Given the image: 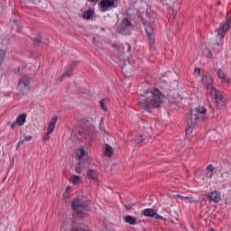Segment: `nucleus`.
<instances>
[{"label":"nucleus","mask_w":231,"mask_h":231,"mask_svg":"<svg viewBox=\"0 0 231 231\" xmlns=\"http://www.w3.org/2000/svg\"><path fill=\"white\" fill-rule=\"evenodd\" d=\"M67 190H69V187L67 188Z\"/></svg>","instance_id":"obj_46"},{"label":"nucleus","mask_w":231,"mask_h":231,"mask_svg":"<svg viewBox=\"0 0 231 231\" xmlns=\"http://www.w3.org/2000/svg\"><path fill=\"white\" fill-rule=\"evenodd\" d=\"M217 37L221 41V39L225 38V35H226V30H217L216 31Z\"/></svg>","instance_id":"obj_24"},{"label":"nucleus","mask_w":231,"mask_h":231,"mask_svg":"<svg viewBox=\"0 0 231 231\" xmlns=\"http://www.w3.org/2000/svg\"><path fill=\"white\" fill-rule=\"evenodd\" d=\"M101 41H102V38H100V36L98 35H96L93 37V43L95 44V46H98Z\"/></svg>","instance_id":"obj_29"},{"label":"nucleus","mask_w":231,"mask_h":231,"mask_svg":"<svg viewBox=\"0 0 231 231\" xmlns=\"http://www.w3.org/2000/svg\"><path fill=\"white\" fill-rule=\"evenodd\" d=\"M76 67H77V62H73L69 64L68 68L73 70L75 69Z\"/></svg>","instance_id":"obj_35"},{"label":"nucleus","mask_w":231,"mask_h":231,"mask_svg":"<svg viewBox=\"0 0 231 231\" xmlns=\"http://www.w3.org/2000/svg\"><path fill=\"white\" fill-rule=\"evenodd\" d=\"M17 125V121H14L11 124V129H15V126Z\"/></svg>","instance_id":"obj_39"},{"label":"nucleus","mask_w":231,"mask_h":231,"mask_svg":"<svg viewBox=\"0 0 231 231\" xmlns=\"http://www.w3.org/2000/svg\"><path fill=\"white\" fill-rule=\"evenodd\" d=\"M176 198H180V199H187L189 203H192L194 201L192 197H183L181 195H177Z\"/></svg>","instance_id":"obj_30"},{"label":"nucleus","mask_w":231,"mask_h":231,"mask_svg":"<svg viewBox=\"0 0 231 231\" xmlns=\"http://www.w3.org/2000/svg\"><path fill=\"white\" fill-rule=\"evenodd\" d=\"M163 102V95L158 88H148L141 95L138 104L143 109L149 110L151 107H160Z\"/></svg>","instance_id":"obj_1"},{"label":"nucleus","mask_w":231,"mask_h":231,"mask_svg":"<svg viewBox=\"0 0 231 231\" xmlns=\"http://www.w3.org/2000/svg\"><path fill=\"white\" fill-rule=\"evenodd\" d=\"M125 223H128V225H138V218L136 217H133L131 215H127L124 217Z\"/></svg>","instance_id":"obj_14"},{"label":"nucleus","mask_w":231,"mask_h":231,"mask_svg":"<svg viewBox=\"0 0 231 231\" xmlns=\"http://www.w3.org/2000/svg\"><path fill=\"white\" fill-rule=\"evenodd\" d=\"M89 3H94V5H97V3H98V0H88Z\"/></svg>","instance_id":"obj_41"},{"label":"nucleus","mask_w":231,"mask_h":231,"mask_svg":"<svg viewBox=\"0 0 231 231\" xmlns=\"http://www.w3.org/2000/svg\"><path fill=\"white\" fill-rule=\"evenodd\" d=\"M32 41H33L35 46H41V44H44L45 46H48V39L42 38L41 34L38 32H33L31 35Z\"/></svg>","instance_id":"obj_9"},{"label":"nucleus","mask_w":231,"mask_h":231,"mask_svg":"<svg viewBox=\"0 0 231 231\" xmlns=\"http://www.w3.org/2000/svg\"><path fill=\"white\" fill-rule=\"evenodd\" d=\"M71 75H73V70L72 69H67V71L59 78L60 82H62V80H64V79H66V77H71Z\"/></svg>","instance_id":"obj_21"},{"label":"nucleus","mask_w":231,"mask_h":231,"mask_svg":"<svg viewBox=\"0 0 231 231\" xmlns=\"http://www.w3.org/2000/svg\"><path fill=\"white\" fill-rule=\"evenodd\" d=\"M105 156L107 158H111L113 156L115 150H113V147L109 146L108 144L105 145Z\"/></svg>","instance_id":"obj_20"},{"label":"nucleus","mask_w":231,"mask_h":231,"mask_svg":"<svg viewBox=\"0 0 231 231\" xmlns=\"http://www.w3.org/2000/svg\"><path fill=\"white\" fill-rule=\"evenodd\" d=\"M5 57H6V50L0 49V68L5 62Z\"/></svg>","instance_id":"obj_23"},{"label":"nucleus","mask_w":231,"mask_h":231,"mask_svg":"<svg viewBox=\"0 0 231 231\" xmlns=\"http://www.w3.org/2000/svg\"><path fill=\"white\" fill-rule=\"evenodd\" d=\"M203 55L208 59H212V51H210V49H208V47H205V49L203 50Z\"/></svg>","instance_id":"obj_25"},{"label":"nucleus","mask_w":231,"mask_h":231,"mask_svg":"<svg viewBox=\"0 0 231 231\" xmlns=\"http://www.w3.org/2000/svg\"><path fill=\"white\" fill-rule=\"evenodd\" d=\"M14 28H23V25L18 24V25H16V27H14Z\"/></svg>","instance_id":"obj_42"},{"label":"nucleus","mask_w":231,"mask_h":231,"mask_svg":"<svg viewBox=\"0 0 231 231\" xmlns=\"http://www.w3.org/2000/svg\"><path fill=\"white\" fill-rule=\"evenodd\" d=\"M84 129L87 134H91V133H95V126H93V125L87 124L84 125Z\"/></svg>","instance_id":"obj_22"},{"label":"nucleus","mask_w":231,"mask_h":231,"mask_svg":"<svg viewBox=\"0 0 231 231\" xmlns=\"http://www.w3.org/2000/svg\"><path fill=\"white\" fill-rule=\"evenodd\" d=\"M57 120L59 118L57 116H54L49 123L47 127V133L43 135L42 141L43 142H49L50 140V134L55 131V125H57Z\"/></svg>","instance_id":"obj_8"},{"label":"nucleus","mask_w":231,"mask_h":231,"mask_svg":"<svg viewBox=\"0 0 231 231\" xmlns=\"http://www.w3.org/2000/svg\"><path fill=\"white\" fill-rule=\"evenodd\" d=\"M231 19L226 20V23L221 24L222 30H230L231 26Z\"/></svg>","instance_id":"obj_27"},{"label":"nucleus","mask_w":231,"mask_h":231,"mask_svg":"<svg viewBox=\"0 0 231 231\" xmlns=\"http://www.w3.org/2000/svg\"><path fill=\"white\" fill-rule=\"evenodd\" d=\"M205 197L208 198V201H213V203L221 201V192L217 190L206 194Z\"/></svg>","instance_id":"obj_10"},{"label":"nucleus","mask_w":231,"mask_h":231,"mask_svg":"<svg viewBox=\"0 0 231 231\" xmlns=\"http://www.w3.org/2000/svg\"><path fill=\"white\" fill-rule=\"evenodd\" d=\"M204 82L207 86V89H208L209 93L212 91V89H216L214 86L212 85L214 83V78L212 76H206L204 78Z\"/></svg>","instance_id":"obj_12"},{"label":"nucleus","mask_w":231,"mask_h":231,"mask_svg":"<svg viewBox=\"0 0 231 231\" xmlns=\"http://www.w3.org/2000/svg\"><path fill=\"white\" fill-rule=\"evenodd\" d=\"M69 181L73 185H82V177H80L79 175H73Z\"/></svg>","instance_id":"obj_16"},{"label":"nucleus","mask_w":231,"mask_h":231,"mask_svg":"<svg viewBox=\"0 0 231 231\" xmlns=\"http://www.w3.org/2000/svg\"><path fill=\"white\" fill-rule=\"evenodd\" d=\"M72 208L78 214L79 217H84L86 212H88V202L80 200V199H75L72 201Z\"/></svg>","instance_id":"obj_4"},{"label":"nucleus","mask_w":231,"mask_h":231,"mask_svg":"<svg viewBox=\"0 0 231 231\" xmlns=\"http://www.w3.org/2000/svg\"><path fill=\"white\" fill-rule=\"evenodd\" d=\"M133 207H134V204H128L125 206L126 210H133Z\"/></svg>","instance_id":"obj_36"},{"label":"nucleus","mask_w":231,"mask_h":231,"mask_svg":"<svg viewBox=\"0 0 231 231\" xmlns=\"http://www.w3.org/2000/svg\"><path fill=\"white\" fill-rule=\"evenodd\" d=\"M87 178L90 181L97 183V181H98V171H97L95 170H88L87 171Z\"/></svg>","instance_id":"obj_11"},{"label":"nucleus","mask_w":231,"mask_h":231,"mask_svg":"<svg viewBox=\"0 0 231 231\" xmlns=\"http://www.w3.org/2000/svg\"><path fill=\"white\" fill-rule=\"evenodd\" d=\"M23 139H24L25 142H30V141H32L33 139V136L26 135V136H24Z\"/></svg>","instance_id":"obj_34"},{"label":"nucleus","mask_w":231,"mask_h":231,"mask_svg":"<svg viewBox=\"0 0 231 231\" xmlns=\"http://www.w3.org/2000/svg\"><path fill=\"white\" fill-rule=\"evenodd\" d=\"M121 28L123 30H125V28H131V22H129V20L127 19L123 20L121 23Z\"/></svg>","instance_id":"obj_26"},{"label":"nucleus","mask_w":231,"mask_h":231,"mask_svg":"<svg viewBox=\"0 0 231 231\" xmlns=\"http://www.w3.org/2000/svg\"><path fill=\"white\" fill-rule=\"evenodd\" d=\"M134 141L135 143H142V142H143V138L142 137V135H139V136L134 137Z\"/></svg>","instance_id":"obj_32"},{"label":"nucleus","mask_w":231,"mask_h":231,"mask_svg":"<svg viewBox=\"0 0 231 231\" xmlns=\"http://www.w3.org/2000/svg\"><path fill=\"white\" fill-rule=\"evenodd\" d=\"M210 96L215 100L216 106L218 109H223L225 106H226V98L223 97V94L221 92L217 91V89L212 88V91L210 92Z\"/></svg>","instance_id":"obj_5"},{"label":"nucleus","mask_w":231,"mask_h":231,"mask_svg":"<svg viewBox=\"0 0 231 231\" xmlns=\"http://www.w3.org/2000/svg\"><path fill=\"white\" fill-rule=\"evenodd\" d=\"M194 75H195V77H199V75H201V69H195Z\"/></svg>","instance_id":"obj_33"},{"label":"nucleus","mask_w":231,"mask_h":231,"mask_svg":"<svg viewBox=\"0 0 231 231\" xmlns=\"http://www.w3.org/2000/svg\"><path fill=\"white\" fill-rule=\"evenodd\" d=\"M14 24H15V23H17V21L14 20Z\"/></svg>","instance_id":"obj_45"},{"label":"nucleus","mask_w":231,"mask_h":231,"mask_svg":"<svg viewBox=\"0 0 231 231\" xmlns=\"http://www.w3.org/2000/svg\"><path fill=\"white\" fill-rule=\"evenodd\" d=\"M18 89L23 95H28L30 93V77L23 76L18 82Z\"/></svg>","instance_id":"obj_7"},{"label":"nucleus","mask_w":231,"mask_h":231,"mask_svg":"<svg viewBox=\"0 0 231 231\" xmlns=\"http://www.w3.org/2000/svg\"><path fill=\"white\" fill-rule=\"evenodd\" d=\"M24 142H26L24 139L19 141L17 143V149H19V147H21V145H23V143H24Z\"/></svg>","instance_id":"obj_37"},{"label":"nucleus","mask_w":231,"mask_h":231,"mask_svg":"<svg viewBox=\"0 0 231 231\" xmlns=\"http://www.w3.org/2000/svg\"><path fill=\"white\" fill-rule=\"evenodd\" d=\"M82 17L86 21H91V19H95V10L87 9L86 11L83 12Z\"/></svg>","instance_id":"obj_13"},{"label":"nucleus","mask_w":231,"mask_h":231,"mask_svg":"<svg viewBox=\"0 0 231 231\" xmlns=\"http://www.w3.org/2000/svg\"><path fill=\"white\" fill-rule=\"evenodd\" d=\"M124 32V31H119V33L123 34L124 32Z\"/></svg>","instance_id":"obj_44"},{"label":"nucleus","mask_w":231,"mask_h":231,"mask_svg":"<svg viewBox=\"0 0 231 231\" xmlns=\"http://www.w3.org/2000/svg\"><path fill=\"white\" fill-rule=\"evenodd\" d=\"M199 120H207V108L199 106L190 111L189 117L188 118V128L186 129V134H192L194 127L198 125Z\"/></svg>","instance_id":"obj_2"},{"label":"nucleus","mask_w":231,"mask_h":231,"mask_svg":"<svg viewBox=\"0 0 231 231\" xmlns=\"http://www.w3.org/2000/svg\"><path fill=\"white\" fill-rule=\"evenodd\" d=\"M26 123V114H22L17 116L16 124L17 125L23 126Z\"/></svg>","instance_id":"obj_18"},{"label":"nucleus","mask_w":231,"mask_h":231,"mask_svg":"<svg viewBox=\"0 0 231 231\" xmlns=\"http://www.w3.org/2000/svg\"><path fill=\"white\" fill-rule=\"evenodd\" d=\"M146 33L149 41H151V42H154L153 31L152 30L146 31Z\"/></svg>","instance_id":"obj_28"},{"label":"nucleus","mask_w":231,"mask_h":231,"mask_svg":"<svg viewBox=\"0 0 231 231\" xmlns=\"http://www.w3.org/2000/svg\"><path fill=\"white\" fill-rule=\"evenodd\" d=\"M118 0H101L98 4V10L100 12H109L112 8H116Z\"/></svg>","instance_id":"obj_6"},{"label":"nucleus","mask_w":231,"mask_h":231,"mask_svg":"<svg viewBox=\"0 0 231 231\" xmlns=\"http://www.w3.org/2000/svg\"><path fill=\"white\" fill-rule=\"evenodd\" d=\"M116 46H118V43H115L114 44V47L116 48Z\"/></svg>","instance_id":"obj_43"},{"label":"nucleus","mask_w":231,"mask_h":231,"mask_svg":"<svg viewBox=\"0 0 231 231\" xmlns=\"http://www.w3.org/2000/svg\"><path fill=\"white\" fill-rule=\"evenodd\" d=\"M77 158L79 160V165L76 167V172L80 174L86 169V167H88L89 157L88 156V153H86V151H84V148H80L77 152Z\"/></svg>","instance_id":"obj_3"},{"label":"nucleus","mask_w":231,"mask_h":231,"mask_svg":"<svg viewBox=\"0 0 231 231\" xmlns=\"http://www.w3.org/2000/svg\"><path fill=\"white\" fill-rule=\"evenodd\" d=\"M216 174V168L213 165H208L206 170L207 178H212Z\"/></svg>","instance_id":"obj_17"},{"label":"nucleus","mask_w":231,"mask_h":231,"mask_svg":"<svg viewBox=\"0 0 231 231\" xmlns=\"http://www.w3.org/2000/svg\"><path fill=\"white\" fill-rule=\"evenodd\" d=\"M125 46L127 47V51H131V45L129 43H125Z\"/></svg>","instance_id":"obj_40"},{"label":"nucleus","mask_w":231,"mask_h":231,"mask_svg":"<svg viewBox=\"0 0 231 231\" xmlns=\"http://www.w3.org/2000/svg\"><path fill=\"white\" fill-rule=\"evenodd\" d=\"M155 219H159V220H163V217L158 215L155 213L154 217H153Z\"/></svg>","instance_id":"obj_38"},{"label":"nucleus","mask_w":231,"mask_h":231,"mask_svg":"<svg viewBox=\"0 0 231 231\" xmlns=\"http://www.w3.org/2000/svg\"><path fill=\"white\" fill-rule=\"evenodd\" d=\"M99 106H100L101 109H103V111H107V107L106 106V100L102 99L99 102Z\"/></svg>","instance_id":"obj_31"},{"label":"nucleus","mask_w":231,"mask_h":231,"mask_svg":"<svg viewBox=\"0 0 231 231\" xmlns=\"http://www.w3.org/2000/svg\"><path fill=\"white\" fill-rule=\"evenodd\" d=\"M217 75L223 84H230V79L226 77L225 71L218 69Z\"/></svg>","instance_id":"obj_15"},{"label":"nucleus","mask_w":231,"mask_h":231,"mask_svg":"<svg viewBox=\"0 0 231 231\" xmlns=\"http://www.w3.org/2000/svg\"><path fill=\"white\" fill-rule=\"evenodd\" d=\"M143 214L145 217H154V216H156V211L152 208H146L143 211Z\"/></svg>","instance_id":"obj_19"}]
</instances>
